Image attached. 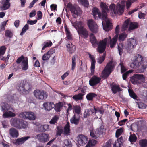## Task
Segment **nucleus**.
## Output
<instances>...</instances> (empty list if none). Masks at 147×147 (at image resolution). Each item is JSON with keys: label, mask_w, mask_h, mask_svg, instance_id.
<instances>
[{"label": "nucleus", "mask_w": 147, "mask_h": 147, "mask_svg": "<svg viewBox=\"0 0 147 147\" xmlns=\"http://www.w3.org/2000/svg\"><path fill=\"white\" fill-rule=\"evenodd\" d=\"M100 6L102 8V13L101 14L99 9L96 7L94 8L92 11V14L94 17L96 19L98 17L104 20L105 22V24H104L103 21L102 22L104 30L106 31H108L112 29L111 24L110 20L108 18L107 13L109 11L108 6L105 3L101 2L100 4Z\"/></svg>", "instance_id": "f257e3e1"}, {"label": "nucleus", "mask_w": 147, "mask_h": 147, "mask_svg": "<svg viewBox=\"0 0 147 147\" xmlns=\"http://www.w3.org/2000/svg\"><path fill=\"white\" fill-rule=\"evenodd\" d=\"M130 67L132 68L140 67L137 72L142 73L147 68V61L141 55L137 54L134 57L133 62L131 64Z\"/></svg>", "instance_id": "f03ea898"}, {"label": "nucleus", "mask_w": 147, "mask_h": 147, "mask_svg": "<svg viewBox=\"0 0 147 147\" xmlns=\"http://www.w3.org/2000/svg\"><path fill=\"white\" fill-rule=\"evenodd\" d=\"M118 35H115L112 39H111L110 36L108 38H105L102 40L100 41L98 43L97 50L98 52L100 53H103L105 51L107 43L109 44L111 48H113L115 45L117 40Z\"/></svg>", "instance_id": "7ed1b4c3"}, {"label": "nucleus", "mask_w": 147, "mask_h": 147, "mask_svg": "<svg viewBox=\"0 0 147 147\" xmlns=\"http://www.w3.org/2000/svg\"><path fill=\"white\" fill-rule=\"evenodd\" d=\"M125 3V1H122L116 5L112 3L109 6L110 9L115 14L121 15L124 12Z\"/></svg>", "instance_id": "20e7f679"}, {"label": "nucleus", "mask_w": 147, "mask_h": 147, "mask_svg": "<svg viewBox=\"0 0 147 147\" xmlns=\"http://www.w3.org/2000/svg\"><path fill=\"white\" fill-rule=\"evenodd\" d=\"M73 25L77 30L80 34L82 35L85 37H88V34L87 30L83 28V24L81 22H75L72 23Z\"/></svg>", "instance_id": "39448f33"}, {"label": "nucleus", "mask_w": 147, "mask_h": 147, "mask_svg": "<svg viewBox=\"0 0 147 147\" xmlns=\"http://www.w3.org/2000/svg\"><path fill=\"white\" fill-rule=\"evenodd\" d=\"M67 7L69 9L74 18H76L79 14L81 13V9L78 6L73 5L70 3L68 4Z\"/></svg>", "instance_id": "423d86ee"}, {"label": "nucleus", "mask_w": 147, "mask_h": 147, "mask_svg": "<svg viewBox=\"0 0 147 147\" xmlns=\"http://www.w3.org/2000/svg\"><path fill=\"white\" fill-rule=\"evenodd\" d=\"M114 66L112 62L110 61L107 65L102 72L103 77L105 78H107L110 74Z\"/></svg>", "instance_id": "0eeeda50"}, {"label": "nucleus", "mask_w": 147, "mask_h": 147, "mask_svg": "<svg viewBox=\"0 0 147 147\" xmlns=\"http://www.w3.org/2000/svg\"><path fill=\"white\" fill-rule=\"evenodd\" d=\"M20 117L31 120H35L36 117V114L32 112H25L20 114Z\"/></svg>", "instance_id": "6e6552de"}, {"label": "nucleus", "mask_w": 147, "mask_h": 147, "mask_svg": "<svg viewBox=\"0 0 147 147\" xmlns=\"http://www.w3.org/2000/svg\"><path fill=\"white\" fill-rule=\"evenodd\" d=\"M34 96L39 100H44L47 98V95L46 92L43 90H36L34 91Z\"/></svg>", "instance_id": "1a4fd4ad"}, {"label": "nucleus", "mask_w": 147, "mask_h": 147, "mask_svg": "<svg viewBox=\"0 0 147 147\" xmlns=\"http://www.w3.org/2000/svg\"><path fill=\"white\" fill-rule=\"evenodd\" d=\"M35 138L38 140L40 142L45 143L48 141L49 139L48 134L45 133H42L37 135Z\"/></svg>", "instance_id": "9d476101"}, {"label": "nucleus", "mask_w": 147, "mask_h": 147, "mask_svg": "<svg viewBox=\"0 0 147 147\" xmlns=\"http://www.w3.org/2000/svg\"><path fill=\"white\" fill-rule=\"evenodd\" d=\"M88 25L90 29L92 32L96 33L98 32V26L93 20H88Z\"/></svg>", "instance_id": "9b49d317"}, {"label": "nucleus", "mask_w": 147, "mask_h": 147, "mask_svg": "<svg viewBox=\"0 0 147 147\" xmlns=\"http://www.w3.org/2000/svg\"><path fill=\"white\" fill-rule=\"evenodd\" d=\"M128 44L127 47V50L130 51L133 49L136 45V40L133 38H130L127 40Z\"/></svg>", "instance_id": "f8f14e48"}, {"label": "nucleus", "mask_w": 147, "mask_h": 147, "mask_svg": "<svg viewBox=\"0 0 147 147\" xmlns=\"http://www.w3.org/2000/svg\"><path fill=\"white\" fill-rule=\"evenodd\" d=\"M30 138L29 136H25L18 138L14 140L13 143L16 145H21Z\"/></svg>", "instance_id": "ddd939ff"}, {"label": "nucleus", "mask_w": 147, "mask_h": 147, "mask_svg": "<svg viewBox=\"0 0 147 147\" xmlns=\"http://www.w3.org/2000/svg\"><path fill=\"white\" fill-rule=\"evenodd\" d=\"M78 142L80 145H85L87 142V138L85 136L80 135L77 137Z\"/></svg>", "instance_id": "4468645a"}, {"label": "nucleus", "mask_w": 147, "mask_h": 147, "mask_svg": "<svg viewBox=\"0 0 147 147\" xmlns=\"http://www.w3.org/2000/svg\"><path fill=\"white\" fill-rule=\"evenodd\" d=\"M101 78L96 76H93L91 78L89 81V84L91 86H94L99 83Z\"/></svg>", "instance_id": "2eb2a0df"}, {"label": "nucleus", "mask_w": 147, "mask_h": 147, "mask_svg": "<svg viewBox=\"0 0 147 147\" xmlns=\"http://www.w3.org/2000/svg\"><path fill=\"white\" fill-rule=\"evenodd\" d=\"M22 120L17 118L12 119L10 121L11 125L17 128H19L20 126V125Z\"/></svg>", "instance_id": "dca6fc26"}, {"label": "nucleus", "mask_w": 147, "mask_h": 147, "mask_svg": "<svg viewBox=\"0 0 147 147\" xmlns=\"http://www.w3.org/2000/svg\"><path fill=\"white\" fill-rule=\"evenodd\" d=\"M80 116L79 115L75 114L70 119V122L72 124L78 125L79 122Z\"/></svg>", "instance_id": "f3484780"}, {"label": "nucleus", "mask_w": 147, "mask_h": 147, "mask_svg": "<svg viewBox=\"0 0 147 147\" xmlns=\"http://www.w3.org/2000/svg\"><path fill=\"white\" fill-rule=\"evenodd\" d=\"M3 114L2 116L3 118H7L12 117H14L15 114L13 113V110H9L7 111H3Z\"/></svg>", "instance_id": "a211bd4d"}, {"label": "nucleus", "mask_w": 147, "mask_h": 147, "mask_svg": "<svg viewBox=\"0 0 147 147\" xmlns=\"http://www.w3.org/2000/svg\"><path fill=\"white\" fill-rule=\"evenodd\" d=\"M88 55L89 56V57L91 59V72H94V69H95V63H96L95 57L93 55H91L90 53L88 54Z\"/></svg>", "instance_id": "6ab92c4d"}, {"label": "nucleus", "mask_w": 147, "mask_h": 147, "mask_svg": "<svg viewBox=\"0 0 147 147\" xmlns=\"http://www.w3.org/2000/svg\"><path fill=\"white\" fill-rule=\"evenodd\" d=\"M9 134L13 138H16L19 136L18 130L14 128H11L9 129Z\"/></svg>", "instance_id": "aec40b11"}, {"label": "nucleus", "mask_w": 147, "mask_h": 147, "mask_svg": "<svg viewBox=\"0 0 147 147\" xmlns=\"http://www.w3.org/2000/svg\"><path fill=\"white\" fill-rule=\"evenodd\" d=\"M68 51L70 54L74 53L75 51L76 47L72 43H69L66 45Z\"/></svg>", "instance_id": "412c9836"}, {"label": "nucleus", "mask_w": 147, "mask_h": 147, "mask_svg": "<svg viewBox=\"0 0 147 147\" xmlns=\"http://www.w3.org/2000/svg\"><path fill=\"white\" fill-rule=\"evenodd\" d=\"M10 0H5L2 2V6L1 7L2 10H5L9 8L10 6Z\"/></svg>", "instance_id": "4be33fe9"}, {"label": "nucleus", "mask_w": 147, "mask_h": 147, "mask_svg": "<svg viewBox=\"0 0 147 147\" xmlns=\"http://www.w3.org/2000/svg\"><path fill=\"white\" fill-rule=\"evenodd\" d=\"M43 106L46 110L49 111L55 107V105L52 102H46L43 104Z\"/></svg>", "instance_id": "5701e85b"}, {"label": "nucleus", "mask_w": 147, "mask_h": 147, "mask_svg": "<svg viewBox=\"0 0 147 147\" xmlns=\"http://www.w3.org/2000/svg\"><path fill=\"white\" fill-rule=\"evenodd\" d=\"M22 69L23 70H26L28 69V58L26 57L23 60L21 63Z\"/></svg>", "instance_id": "b1692460"}, {"label": "nucleus", "mask_w": 147, "mask_h": 147, "mask_svg": "<svg viewBox=\"0 0 147 147\" xmlns=\"http://www.w3.org/2000/svg\"><path fill=\"white\" fill-rule=\"evenodd\" d=\"M94 113V110L92 109H89L85 110L83 116L84 118L88 117Z\"/></svg>", "instance_id": "393cba45"}, {"label": "nucleus", "mask_w": 147, "mask_h": 147, "mask_svg": "<svg viewBox=\"0 0 147 147\" xmlns=\"http://www.w3.org/2000/svg\"><path fill=\"white\" fill-rule=\"evenodd\" d=\"M1 106V110L3 111H8L9 110L14 111L12 108L11 107H10L9 105L7 104L3 103L2 104Z\"/></svg>", "instance_id": "a878e982"}, {"label": "nucleus", "mask_w": 147, "mask_h": 147, "mask_svg": "<svg viewBox=\"0 0 147 147\" xmlns=\"http://www.w3.org/2000/svg\"><path fill=\"white\" fill-rule=\"evenodd\" d=\"M70 131L69 123L68 122L64 128L63 134L65 135H69Z\"/></svg>", "instance_id": "bb28decb"}, {"label": "nucleus", "mask_w": 147, "mask_h": 147, "mask_svg": "<svg viewBox=\"0 0 147 147\" xmlns=\"http://www.w3.org/2000/svg\"><path fill=\"white\" fill-rule=\"evenodd\" d=\"M138 26V24L136 22H131L130 23L128 29V31H131L137 28Z\"/></svg>", "instance_id": "cd10ccee"}, {"label": "nucleus", "mask_w": 147, "mask_h": 147, "mask_svg": "<svg viewBox=\"0 0 147 147\" xmlns=\"http://www.w3.org/2000/svg\"><path fill=\"white\" fill-rule=\"evenodd\" d=\"M111 90L114 94H116L118 92L121 91L119 85L116 84L113 85L111 87Z\"/></svg>", "instance_id": "c85d7f7f"}, {"label": "nucleus", "mask_w": 147, "mask_h": 147, "mask_svg": "<svg viewBox=\"0 0 147 147\" xmlns=\"http://www.w3.org/2000/svg\"><path fill=\"white\" fill-rule=\"evenodd\" d=\"M90 42L94 46L98 44V41L93 34H91L90 35Z\"/></svg>", "instance_id": "c756f323"}, {"label": "nucleus", "mask_w": 147, "mask_h": 147, "mask_svg": "<svg viewBox=\"0 0 147 147\" xmlns=\"http://www.w3.org/2000/svg\"><path fill=\"white\" fill-rule=\"evenodd\" d=\"M63 147H72V144L69 139H65L63 142Z\"/></svg>", "instance_id": "7c9ffc66"}, {"label": "nucleus", "mask_w": 147, "mask_h": 147, "mask_svg": "<svg viewBox=\"0 0 147 147\" xmlns=\"http://www.w3.org/2000/svg\"><path fill=\"white\" fill-rule=\"evenodd\" d=\"M49 126L47 125H40L38 126V130L41 132H45L48 129Z\"/></svg>", "instance_id": "2f4dec72"}, {"label": "nucleus", "mask_w": 147, "mask_h": 147, "mask_svg": "<svg viewBox=\"0 0 147 147\" xmlns=\"http://www.w3.org/2000/svg\"><path fill=\"white\" fill-rule=\"evenodd\" d=\"M97 94L94 93H90L88 94L86 96L87 99L89 100H92L94 98L97 96Z\"/></svg>", "instance_id": "473e14b6"}, {"label": "nucleus", "mask_w": 147, "mask_h": 147, "mask_svg": "<svg viewBox=\"0 0 147 147\" xmlns=\"http://www.w3.org/2000/svg\"><path fill=\"white\" fill-rule=\"evenodd\" d=\"M77 57L76 55H75L72 57V62L71 63V70H74L76 67V59Z\"/></svg>", "instance_id": "72a5a7b5"}, {"label": "nucleus", "mask_w": 147, "mask_h": 147, "mask_svg": "<svg viewBox=\"0 0 147 147\" xmlns=\"http://www.w3.org/2000/svg\"><path fill=\"white\" fill-rule=\"evenodd\" d=\"M97 142L95 140L92 139L89 140L85 147H90L94 146Z\"/></svg>", "instance_id": "f704fd0d"}, {"label": "nucleus", "mask_w": 147, "mask_h": 147, "mask_svg": "<svg viewBox=\"0 0 147 147\" xmlns=\"http://www.w3.org/2000/svg\"><path fill=\"white\" fill-rule=\"evenodd\" d=\"M96 131L97 133L99 136L100 135L102 134L105 133V129L104 128V126L102 125L99 128H98Z\"/></svg>", "instance_id": "c9c22d12"}, {"label": "nucleus", "mask_w": 147, "mask_h": 147, "mask_svg": "<svg viewBox=\"0 0 147 147\" xmlns=\"http://www.w3.org/2000/svg\"><path fill=\"white\" fill-rule=\"evenodd\" d=\"M130 20L129 19H127L125 21L122 27V31H123L125 30L128 28Z\"/></svg>", "instance_id": "e433bc0d"}, {"label": "nucleus", "mask_w": 147, "mask_h": 147, "mask_svg": "<svg viewBox=\"0 0 147 147\" xmlns=\"http://www.w3.org/2000/svg\"><path fill=\"white\" fill-rule=\"evenodd\" d=\"M59 119V117L58 115H55L49 121L51 124H55L56 123Z\"/></svg>", "instance_id": "4c0bfd02"}, {"label": "nucleus", "mask_w": 147, "mask_h": 147, "mask_svg": "<svg viewBox=\"0 0 147 147\" xmlns=\"http://www.w3.org/2000/svg\"><path fill=\"white\" fill-rule=\"evenodd\" d=\"M84 95V94L81 93H80L77 95H76L74 96L72 98H73L75 100L77 101L79 100L82 99Z\"/></svg>", "instance_id": "58836bf2"}, {"label": "nucleus", "mask_w": 147, "mask_h": 147, "mask_svg": "<svg viewBox=\"0 0 147 147\" xmlns=\"http://www.w3.org/2000/svg\"><path fill=\"white\" fill-rule=\"evenodd\" d=\"M20 123V127H19V129L26 128L28 127V123L26 121L22 120Z\"/></svg>", "instance_id": "ea45409f"}, {"label": "nucleus", "mask_w": 147, "mask_h": 147, "mask_svg": "<svg viewBox=\"0 0 147 147\" xmlns=\"http://www.w3.org/2000/svg\"><path fill=\"white\" fill-rule=\"evenodd\" d=\"M62 106V104L61 103L57 104L55 106V109L57 112H59L61 110Z\"/></svg>", "instance_id": "a19ab883"}, {"label": "nucleus", "mask_w": 147, "mask_h": 147, "mask_svg": "<svg viewBox=\"0 0 147 147\" xmlns=\"http://www.w3.org/2000/svg\"><path fill=\"white\" fill-rule=\"evenodd\" d=\"M90 135L93 138L96 139L99 137V135L97 133L96 131H95L94 130H92L90 132Z\"/></svg>", "instance_id": "79ce46f5"}, {"label": "nucleus", "mask_w": 147, "mask_h": 147, "mask_svg": "<svg viewBox=\"0 0 147 147\" xmlns=\"http://www.w3.org/2000/svg\"><path fill=\"white\" fill-rule=\"evenodd\" d=\"M52 44V42L50 41H47L43 43L44 46L42 48V50H44L47 47L51 46Z\"/></svg>", "instance_id": "37998d69"}, {"label": "nucleus", "mask_w": 147, "mask_h": 147, "mask_svg": "<svg viewBox=\"0 0 147 147\" xmlns=\"http://www.w3.org/2000/svg\"><path fill=\"white\" fill-rule=\"evenodd\" d=\"M139 144L141 147H146L147 146V140L145 139L140 140Z\"/></svg>", "instance_id": "c03bdc74"}, {"label": "nucleus", "mask_w": 147, "mask_h": 147, "mask_svg": "<svg viewBox=\"0 0 147 147\" xmlns=\"http://www.w3.org/2000/svg\"><path fill=\"white\" fill-rule=\"evenodd\" d=\"M74 111L75 113L78 115H79L80 113L81 108L79 106L76 105L74 107Z\"/></svg>", "instance_id": "a18cd8bd"}, {"label": "nucleus", "mask_w": 147, "mask_h": 147, "mask_svg": "<svg viewBox=\"0 0 147 147\" xmlns=\"http://www.w3.org/2000/svg\"><path fill=\"white\" fill-rule=\"evenodd\" d=\"M78 2L84 6L88 7L89 3L87 0H78Z\"/></svg>", "instance_id": "49530a36"}, {"label": "nucleus", "mask_w": 147, "mask_h": 147, "mask_svg": "<svg viewBox=\"0 0 147 147\" xmlns=\"http://www.w3.org/2000/svg\"><path fill=\"white\" fill-rule=\"evenodd\" d=\"M127 35L124 33L120 34L119 37V40L120 41H124Z\"/></svg>", "instance_id": "de8ad7c7"}, {"label": "nucleus", "mask_w": 147, "mask_h": 147, "mask_svg": "<svg viewBox=\"0 0 147 147\" xmlns=\"http://www.w3.org/2000/svg\"><path fill=\"white\" fill-rule=\"evenodd\" d=\"M5 35L7 37L11 38L13 35V34L11 30H8L5 31Z\"/></svg>", "instance_id": "09e8293b"}, {"label": "nucleus", "mask_w": 147, "mask_h": 147, "mask_svg": "<svg viewBox=\"0 0 147 147\" xmlns=\"http://www.w3.org/2000/svg\"><path fill=\"white\" fill-rule=\"evenodd\" d=\"M134 77L137 78L138 80H140L144 81L145 80V78L144 75L142 74H135L134 75Z\"/></svg>", "instance_id": "8fccbe9b"}, {"label": "nucleus", "mask_w": 147, "mask_h": 147, "mask_svg": "<svg viewBox=\"0 0 147 147\" xmlns=\"http://www.w3.org/2000/svg\"><path fill=\"white\" fill-rule=\"evenodd\" d=\"M123 131V128H121L118 129L116 132V136L117 138L119 137L121 135Z\"/></svg>", "instance_id": "3c124183"}, {"label": "nucleus", "mask_w": 147, "mask_h": 147, "mask_svg": "<svg viewBox=\"0 0 147 147\" xmlns=\"http://www.w3.org/2000/svg\"><path fill=\"white\" fill-rule=\"evenodd\" d=\"M63 132L62 127L61 126H59L57 127L56 134L57 136H60Z\"/></svg>", "instance_id": "603ef678"}, {"label": "nucleus", "mask_w": 147, "mask_h": 147, "mask_svg": "<svg viewBox=\"0 0 147 147\" xmlns=\"http://www.w3.org/2000/svg\"><path fill=\"white\" fill-rule=\"evenodd\" d=\"M28 28L29 26L27 24H26L23 28L22 31L20 33V35L21 36L23 35L26 32V30H28Z\"/></svg>", "instance_id": "864d4df0"}, {"label": "nucleus", "mask_w": 147, "mask_h": 147, "mask_svg": "<svg viewBox=\"0 0 147 147\" xmlns=\"http://www.w3.org/2000/svg\"><path fill=\"white\" fill-rule=\"evenodd\" d=\"M50 57V55L47 52L45 53L42 57V59L43 61H45L49 59Z\"/></svg>", "instance_id": "5fc2aeb1"}, {"label": "nucleus", "mask_w": 147, "mask_h": 147, "mask_svg": "<svg viewBox=\"0 0 147 147\" xmlns=\"http://www.w3.org/2000/svg\"><path fill=\"white\" fill-rule=\"evenodd\" d=\"M118 49L119 51V54L120 55L122 53V51L123 49V45L122 44L119 43L118 45Z\"/></svg>", "instance_id": "6e6d98bb"}, {"label": "nucleus", "mask_w": 147, "mask_h": 147, "mask_svg": "<svg viewBox=\"0 0 147 147\" xmlns=\"http://www.w3.org/2000/svg\"><path fill=\"white\" fill-rule=\"evenodd\" d=\"M6 49V48L4 46H2L0 47V56L4 54Z\"/></svg>", "instance_id": "4d7b16f0"}, {"label": "nucleus", "mask_w": 147, "mask_h": 147, "mask_svg": "<svg viewBox=\"0 0 147 147\" xmlns=\"http://www.w3.org/2000/svg\"><path fill=\"white\" fill-rule=\"evenodd\" d=\"M65 31L67 35L66 38L68 39H71V35L69 30L67 28H65Z\"/></svg>", "instance_id": "13d9d810"}, {"label": "nucleus", "mask_w": 147, "mask_h": 147, "mask_svg": "<svg viewBox=\"0 0 147 147\" xmlns=\"http://www.w3.org/2000/svg\"><path fill=\"white\" fill-rule=\"evenodd\" d=\"M136 139L137 138L136 135L134 134H133L132 135H131L130 136L129 138V140L130 142H132L136 141Z\"/></svg>", "instance_id": "bf43d9fd"}, {"label": "nucleus", "mask_w": 147, "mask_h": 147, "mask_svg": "<svg viewBox=\"0 0 147 147\" xmlns=\"http://www.w3.org/2000/svg\"><path fill=\"white\" fill-rule=\"evenodd\" d=\"M112 140L111 139L109 140L104 144L102 147H111Z\"/></svg>", "instance_id": "052dcab7"}, {"label": "nucleus", "mask_w": 147, "mask_h": 147, "mask_svg": "<svg viewBox=\"0 0 147 147\" xmlns=\"http://www.w3.org/2000/svg\"><path fill=\"white\" fill-rule=\"evenodd\" d=\"M105 54L104 53L103 54L102 57H100L98 59V62L100 64L102 63L105 59Z\"/></svg>", "instance_id": "680f3d73"}, {"label": "nucleus", "mask_w": 147, "mask_h": 147, "mask_svg": "<svg viewBox=\"0 0 147 147\" xmlns=\"http://www.w3.org/2000/svg\"><path fill=\"white\" fill-rule=\"evenodd\" d=\"M131 81L132 83L134 84H137L138 82V80L134 77V75L131 78Z\"/></svg>", "instance_id": "e2e57ef3"}, {"label": "nucleus", "mask_w": 147, "mask_h": 147, "mask_svg": "<svg viewBox=\"0 0 147 147\" xmlns=\"http://www.w3.org/2000/svg\"><path fill=\"white\" fill-rule=\"evenodd\" d=\"M138 106L139 108L145 109L146 108V105L142 102H140L138 104Z\"/></svg>", "instance_id": "0e129e2a"}, {"label": "nucleus", "mask_w": 147, "mask_h": 147, "mask_svg": "<svg viewBox=\"0 0 147 147\" xmlns=\"http://www.w3.org/2000/svg\"><path fill=\"white\" fill-rule=\"evenodd\" d=\"M132 72V70H129L123 75L122 77L123 80H125L127 77L128 74L129 73H131Z\"/></svg>", "instance_id": "69168bd1"}, {"label": "nucleus", "mask_w": 147, "mask_h": 147, "mask_svg": "<svg viewBox=\"0 0 147 147\" xmlns=\"http://www.w3.org/2000/svg\"><path fill=\"white\" fill-rule=\"evenodd\" d=\"M135 0H129L126 2V7L127 9L129 8L131 4Z\"/></svg>", "instance_id": "338daca9"}, {"label": "nucleus", "mask_w": 147, "mask_h": 147, "mask_svg": "<svg viewBox=\"0 0 147 147\" xmlns=\"http://www.w3.org/2000/svg\"><path fill=\"white\" fill-rule=\"evenodd\" d=\"M129 93L130 96L134 99H136L137 98V96L134 92L131 91H129Z\"/></svg>", "instance_id": "774afa93"}]
</instances>
